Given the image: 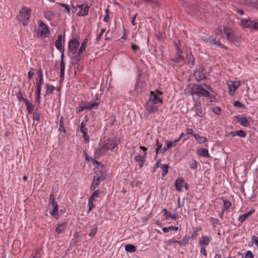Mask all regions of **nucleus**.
<instances>
[{"label":"nucleus","instance_id":"41","mask_svg":"<svg viewBox=\"0 0 258 258\" xmlns=\"http://www.w3.org/2000/svg\"><path fill=\"white\" fill-rule=\"evenodd\" d=\"M237 136H239L242 138H245L246 136V133L242 130L237 131Z\"/></svg>","mask_w":258,"mask_h":258},{"label":"nucleus","instance_id":"52","mask_svg":"<svg viewBox=\"0 0 258 258\" xmlns=\"http://www.w3.org/2000/svg\"><path fill=\"white\" fill-rule=\"evenodd\" d=\"M99 184V183H98V181L96 182V181H93L92 183L90 186L91 189L94 190Z\"/></svg>","mask_w":258,"mask_h":258},{"label":"nucleus","instance_id":"43","mask_svg":"<svg viewBox=\"0 0 258 258\" xmlns=\"http://www.w3.org/2000/svg\"><path fill=\"white\" fill-rule=\"evenodd\" d=\"M37 75L38 77L39 78V80L41 81H43V74L41 69L38 70L37 72Z\"/></svg>","mask_w":258,"mask_h":258},{"label":"nucleus","instance_id":"5","mask_svg":"<svg viewBox=\"0 0 258 258\" xmlns=\"http://www.w3.org/2000/svg\"><path fill=\"white\" fill-rule=\"evenodd\" d=\"M30 17V10L28 8H23L20 12L18 18L24 25L27 24V22Z\"/></svg>","mask_w":258,"mask_h":258},{"label":"nucleus","instance_id":"62","mask_svg":"<svg viewBox=\"0 0 258 258\" xmlns=\"http://www.w3.org/2000/svg\"><path fill=\"white\" fill-rule=\"evenodd\" d=\"M186 135H194V130L191 128H186Z\"/></svg>","mask_w":258,"mask_h":258},{"label":"nucleus","instance_id":"12","mask_svg":"<svg viewBox=\"0 0 258 258\" xmlns=\"http://www.w3.org/2000/svg\"><path fill=\"white\" fill-rule=\"evenodd\" d=\"M146 108L149 113H154L158 110V105L155 104V103H153L151 101L148 100L147 102Z\"/></svg>","mask_w":258,"mask_h":258},{"label":"nucleus","instance_id":"44","mask_svg":"<svg viewBox=\"0 0 258 258\" xmlns=\"http://www.w3.org/2000/svg\"><path fill=\"white\" fill-rule=\"evenodd\" d=\"M36 102L39 104L40 103V99H41V91H36Z\"/></svg>","mask_w":258,"mask_h":258},{"label":"nucleus","instance_id":"3","mask_svg":"<svg viewBox=\"0 0 258 258\" xmlns=\"http://www.w3.org/2000/svg\"><path fill=\"white\" fill-rule=\"evenodd\" d=\"M88 43V39H84L80 44L78 39L73 38L68 42L69 51L80 57L85 51Z\"/></svg>","mask_w":258,"mask_h":258},{"label":"nucleus","instance_id":"13","mask_svg":"<svg viewBox=\"0 0 258 258\" xmlns=\"http://www.w3.org/2000/svg\"><path fill=\"white\" fill-rule=\"evenodd\" d=\"M145 87V82L142 80H138L135 85V91L136 93H141Z\"/></svg>","mask_w":258,"mask_h":258},{"label":"nucleus","instance_id":"23","mask_svg":"<svg viewBox=\"0 0 258 258\" xmlns=\"http://www.w3.org/2000/svg\"><path fill=\"white\" fill-rule=\"evenodd\" d=\"M193 136L198 143L200 144L206 143L208 141L206 137L201 136L199 134H195Z\"/></svg>","mask_w":258,"mask_h":258},{"label":"nucleus","instance_id":"57","mask_svg":"<svg viewBox=\"0 0 258 258\" xmlns=\"http://www.w3.org/2000/svg\"><path fill=\"white\" fill-rule=\"evenodd\" d=\"M200 252L203 254L204 256L206 257L207 256L206 249L205 247H202L200 250Z\"/></svg>","mask_w":258,"mask_h":258},{"label":"nucleus","instance_id":"51","mask_svg":"<svg viewBox=\"0 0 258 258\" xmlns=\"http://www.w3.org/2000/svg\"><path fill=\"white\" fill-rule=\"evenodd\" d=\"M85 142H88L89 139V136L87 134V132H82Z\"/></svg>","mask_w":258,"mask_h":258},{"label":"nucleus","instance_id":"2","mask_svg":"<svg viewBox=\"0 0 258 258\" xmlns=\"http://www.w3.org/2000/svg\"><path fill=\"white\" fill-rule=\"evenodd\" d=\"M119 143V140L117 138L108 139L100 142L94 151L95 158L98 159L113 152Z\"/></svg>","mask_w":258,"mask_h":258},{"label":"nucleus","instance_id":"6","mask_svg":"<svg viewBox=\"0 0 258 258\" xmlns=\"http://www.w3.org/2000/svg\"><path fill=\"white\" fill-rule=\"evenodd\" d=\"M240 81H236L234 82L227 81V85L229 88V93L230 95L233 96L236 90L238 88L240 85Z\"/></svg>","mask_w":258,"mask_h":258},{"label":"nucleus","instance_id":"16","mask_svg":"<svg viewBox=\"0 0 258 258\" xmlns=\"http://www.w3.org/2000/svg\"><path fill=\"white\" fill-rule=\"evenodd\" d=\"M67 227V223L66 222L59 223L55 228V231L57 234H61L65 231Z\"/></svg>","mask_w":258,"mask_h":258},{"label":"nucleus","instance_id":"1","mask_svg":"<svg viewBox=\"0 0 258 258\" xmlns=\"http://www.w3.org/2000/svg\"><path fill=\"white\" fill-rule=\"evenodd\" d=\"M223 31L225 34V38L229 42L233 43L236 45H238L240 44V38L239 36L235 34L230 28L224 27L222 29L221 27L216 29L215 31V38L210 40V42L216 46H221L226 49L227 47L222 45L220 42Z\"/></svg>","mask_w":258,"mask_h":258},{"label":"nucleus","instance_id":"40","mask_svg":"<svg viewBox=\"0 0 258 258\" xmlns=\"http://www.w3.org/2000/svg\"><path fill=\"white\" fill-rule=\"evenodd\" d=\"M43 81H39L36 82V91H41V85L43 84Z\"/></svg>","mask_w":258,"mask_h":258},{"label":"nucleus","instance_id":"27","mask_svg":"<svg viewBox=\"0 0 258 258\" xmlns=\"http://www.w3.org/2000/svg\"><path fill=\"white\" fill-rule=\"evenodd\" d=\"M46 89L45 93V95H49L51 94L52 92L54 90L55 87L53 85H50L48 84H45Z\"/></svg>","mask_w":258,"mask_h":258},{"label":"nucleus","instance_id":"45","mask_svg":"<svg viewBox=\"0 0 258 258\" xmlns=\"http://www.w3.org/2000/svg\"><path fill=\"white\" fill-rule=\"evenodd\" d=\"M84 109H86L85 107V105L84 106H79L76 108V112L77 113H80L82 111H83Z\"/></svg>","mask_w":258,"mask_h":258},{"label":"nucleus","instance_id":"4","mask_svg":"<svg viewBox=\"0 0 258 258\" xmlns=\"http://www.w3.org/2000/svg\"><path fill=\"white\" fill-rule=\"evenodd\" d=\"M191 95H201L204 97H209L210 92L208 90L203 87L202 85L194 84L190 89Z\"/></svg>","mask_w":258,"mask_h":258},{"label":"nucleus","instance_id":"22","mask_svg":"<svg viewBox=\"0 0 258 258\" xmlns=\"http://www.w3.org/2000/svg\"><path fill=\"white\" fill-rule=\"evenodd\" d=\"M254 212V210H251L248 212L240 216L238 218V221L241 223H243L248 217L252 215Z\"/></svg>","mask_w":258,"mask_h":258},{"label":"nucleus","instance_id":"10","mask_svg":"<svg viewBox=\"0 0 258 258\" xmlns=\"http://www.w3.org/2000/svg\"><path fill=\"white\" fill-rule=\"evenodd\" d=\"M38 24L40 27L41 30L40 31V35L41 37H46L47 35L49 34V30L48 28L45 24L42 21H39Z\"/></svg>","mask_w":258,"mask_h":258},{"label":"nucleus","instance_id":"58","mask_svg":"<svg viewBox=\"0 0 258 258\" xmlns=\"http://www.w3.org/2000/svg\"><path fill=\"white\" fill-rule=\"evenodd\" d=\"M88 206H89V209H88V212H89L95 207V205L93 204L92 202L88 201Z\"/></svg>","mask_w":258,"mask_h":258},{"label":"nucleus","instance_id":"39","mask_svg":"<svg viewBox=\"0 0 258 258\" xmlns=\"http://www.w3.org/2000/svg\"><path fill=\"white\" fill-rule=\"evenodd\" d=\"M168 243L169 244H171L173 243H178L180 245H182L183 244L182 242L181 241H178L176 240H174V239H170L168 241Z\"/></svg>","mask_w":258,"mask_h":258},{"label":"nucleus","instance_id":"19","mask_svg":"<svg viewBox=\"0 0 258 258\" xmlns=\"http://www.w3.org/2000/svg\"><path fill=\"white\" fill-rule=\"evenodd\" d=\"M100 100L97 99L93 102H88L85 104L86 109L91 110L97 107L100 104Z\"/></svg>","mask_w":258,"mask_h":258},{"label":"nucleus","instance_id":"20","mask_svg":"<svg viewBox=\"0 0 258 258\" xmlns=\"http://www.w3.org/2000/svg\"><path fill=\"white\" fill-rule=\"evenodd\" d=\"M104 177L105 176L104 173L101 171H96L93 181L96 182L98 181V183H100L101 181L104 179Z\"/></svg>","mask_w":258,"mask_h":258},{"label":"nucleus","instance_id":"42","mask_svg":"<svg viewBox=\"0 0 258 258\" xmlns=\"http://www.w3.org/2000/svg\"><path fill=\"white\" fill-rule=\"evenodd\" d=\"M191 168L196 169L198 167V163L196 160L192 161L189 164Z\"/></svg>","mask_w":258,"mask_h":258},{"label":"nucleus","instance_id":"53","mask_svg":"<svg viewBox=\"0 0 258 258\" xmlns=\"http://www.w3.org/2000/svg\"><path fill=\"white\" fill-rule=\"evenodd\" d=\"M99 184V183H98V181L96 182V181H93L92 183L90 186L91 189L94 190Z\"/></svg>","mask_w":258,"mask_h":258},{"label":"nucleus","instance_id":"24","mask_svg":"<svg viewBox=\"0 0 258 258\" xmlns=\"http://www.w3.org/2000/svg\"><path fill=\"white\" fill-rule=\"evenodd\" d=\"M63 54L62 53L61 56V61L60 64V77L61 78H63L64 75V71H65V63L63 61Z\"/></svg>","mask_w":258,"mask_h":258},{"label":"nucleus","instance_id":"7","mask_svg":"<svg viewBox=\"0 0 258 258\" xmlns=\"http://www.w3.org/2000/svg\"><path fill=\"white\" fill-rule=\"evenodd\" d=\"M194 75L197 81H200L205 78V73L204 72V67L202 64L197 66Z\"/></svg>","mask_w":258,"mask_h":258},{"label":"nucleus","instance_id":"38","mask_svg":"<svg viewBox=\"0 0 258 258\" xmlns=\"http://www.w3.org/2000/svg\"><path fill=\"white\" fill-rule=\"evenodd\" d=\"M156 142L157 143V148L156 149V154L160 153V151L162 149V145L161 144L159 143V140L158 139L156 140Z\"/></svg>","mask_w":258,"mask_h":258},{"label":"nucleus","instance_id":"25","mask_svg":"<svg viewBox=\"0 0 258 258\" xmlns=\"http://www.w3.org/2000/svg\"><path fill=\"white\" fill-rule=\"evenodd\" d=\"M197 154L200 156L205 157H210L209 151L207 149L201 148L197 151Z\"/></svg>","mask_w":258,"mask_h":258},{"label":"nucleus","instance_id":"49","mask_svg":"<svg viewBox=\"0 0 258 258\" xmlns=\"http://www.w3.org/2000/svg\"><path fill=\"white\" fill-rule=\"evenodd\" d=\"M49 203L51 205V206L57 204V203L55 202L54 201V197L52 194L50 195Z\"/></svg>","mask_w":258,"mask_h":258},{"label":"nucleus","instance_id":"37","mask_svg":"<svg viewBox=\"0 0 258 258\" xmlns=\"http://www.w3.org/2000/svg\"><path fill=\"white\" fill-rule=\"evenodd\" d=\"M212 111L216 114L219 115L221 114V109L220 107L217 106H214L212 108Z\"/></svg>","mask_w":258,"mask_h":258},{"label":"nucleus","instance_id":"36","mask_svg":"<svg viewBox=\"0 0 258 258\" xmlns=\"http://www.w3.org/2000/svg\"><path fill=\"white\" fill-rule=\"evenodd\" d=\"M86 123H87V121H83L81 122V127H80V130H81V133L88 131V129L86 127Z\"/></svg>","mask_w":258,"mask_h":258},{"label":"nucleus","instance_id":"21","mask_svg":"<svg viewBox=\"0 0 258 258\" xmlns=\"http://www.w3.org/2000/svg\"><path fill=\"white\" fill-rule=\"evenodd\" d=\"M52 209L50 211V214L51 215L53 216L55 219H58L59 218V214L58 212V206L57 204L52 205L51 206Z\"/></svg>","mask_w":258,"mask_h":258},{"label":"nucleus","instance_id":"17","mask_svg":"<svg viewBox=\"0 0 258 258\" xmlns=\"http://www.w3.org/2000/svg\"><path fill=\"white\" fill-rule=\"evenodd\" d=\"M79 7L80 9V11L78 13L79 16H84L88 14L90 8L88 5H81Z\"/></svg>","mask_w":258,"mask_h":258},{"label":"nucleus","instance_id":"63","mask_svg":"<svg viewBox=\"0 0 258 258\" xmlns=\"http://www.w3.org/2000/svg\"><path fill=\"white\" fill-rule=\"evenodd\" d=\"M188 57L189 60L191 61L192 64H193V63L194 62L195 58H194V56L190 52V53L188 55Z\"/></svg>","mask_w":258,"mask_h":258},{"label":"nucleus","instance_id":"30","mask_svg":"<svg viewBox=\"0 0 258 258\" xmlns=\"http://www.w3.org/2000/svg\"><path fill=\"white\" fill-rule=\"evenodd\" d=\"M163 211L164 212L165 215H166V219H167L168 218H170L172 220H175L177 218V216L175 214H172L171 213L168 212L167 210L164 209Z\"/></svg>","mask_w":258,"mask_h":258},{"label":"nucleus","instance_id":"54","mask_svg":"<svg viewBox=\"0 0 258 258\" xmlns=\"http://www.w3.org/2000/svg\"><path fill=\"white\" fill-rule=\"evenodd\" d=\"M99 184V183H98V181L96 182V181H93L92 183L90 186L91 189L94 190Z\"/></svg>","mask_w":258,"mask_h":258},{"label":"nucleus","instance_id":"60","mask_svg":"<svg viewBox=\"0 0 258 258\" xmlns=\"http://www.w3.org/2000/svg\"><path fill=\"white\" fill-rule=\"evenodd\" d=\"M60 5L65 8L68 13H70V9L69 8V6L67 4H61Z\"/></svg>","mask_w":258,"mask_h":258},{"label":"nucleus","instance_id":"55","mask_svg":"<svg viewBox=\"0 0 258 258\" xmlns=\"http://www.w3.org/2000/svg\"><path fill=\"white\" fill-rule=\"evenodd\" d=\"M172 228H173V226H170L169 227H163L162 228V231H163V232L164 233H167L170 230H172Z\"/></svg>","mask_w":258,"mask_h":258},{"label":"nucleus","instance_id":"9","mask_svg":"<svg viewBox=\"0 0 258 258\" xmlns=\"http://www.w3.org/2000/svg\"><path fill=\"white\" fill-rule=\"evenodd\" d=\"M240 25L243 28L253 29V19L251 18L242 19L240 23Z\"/></svg>","mask_w":258,"mask_h":258},{"label":"nucleus","instance_id":"28","mask_svg":"<svg viewBox=\"0 0 258 258\" xmlns=\"http://www.w3.org/2000/svg\"><path fill=\"white\" fill-rule=\"evenodd\" d=\"M179 142V139H177L172 142L166 141L165 144L167 146V149H171V148L176 146Z\"/></svg>","mask_w":258,"mask_h":258},{"label":"nucleus","instance_id":"11","mask_svg":"<svg viewBox=\"0 0 258 258\" xmlns=\"http://www.w3.org/2000/svg\"><path fill=\"white\" fill-rule=\"evenodd\" d=\"M193 100L195 101L194 108L196 112V115L199 116H202L204 114L203 109L201 106V103L196 100L195 98L193 97Z\"/></svg>","mask_w":258,"mask_h":258},{"label":"nucleus","instance_id":"34","mask_svg":"<svg viewBox=\"0 0 258 258\" xmlns=\"http://www.w3.org/2000/svg\"><path fill=\"white\" fill-rule=\"evenodd\" d=\"M44 16L47 19L50 21L53 19L54 14L52 12L48 11L45 12Z\"/></svg>","mask_w":258,"mask_h":258},{"label":"nucleus","instance_id":"56","mask_svg":"<svg viewBox=\"0 0 258 258\" xmlns=\"http://www.w3.org/2000/svg\"><path fill=\"white\" fill-rule=\"evenodd\" d=\"M97 232V228H95L91 230V232L89 233V235L90 237H94Z\"/></svg>","mask_w":258,"mask_h":258},{"label":"nucleus","instance_id":"48","mask_svg":"<svg viewBox=\"0 0 258 258\" xmlns=\"http://www.w3.org/2000/svg\"><path fill=\"white\" fill-rule=\"evenodd\" d=\"M211 220L214 226L216 227L219 223V220L217 218L212 217L211 218Z\"/></svg>","mask_w":258,"mask_h":258},{"label":"nucleus","instance_id":"32","mask_svg":"<svg viewBox=\"0 0 258 258\" xmlns=\"http://www.w3.org/2000/svg\"><path fill=\"white\" fill-rule=\"evenodd\" d=\"M145 155H137L135 157V160L138 162H145L146 159Z\"/></svg>","mask_w":258,"mask_h":258},{"label":"nucleus","instance_id":"31","mask_svg":"<svg viewBox=\"0 0 258 258\" xmlns=\"http://www.w3.org/2000/svg\"><path fill=\"white\" fill-rule=\"evenodd\" d=\"M55 47L58 50H60L62 46V36L59 35L55 41Z\"/></svg>","mask_w":258,"mask_h":258},{"label":"nucleus","instance_id":"59","mask_svg":"<svg viewBox=\"0 0 258 258\" xmlns=\"http://www.w3.org/2000/svg\"><path fill=\"white\" fill-rule=\"evenodd\" d=\"M106 15L104 17V18H103V20L105 22H108L109 21V14H108V9H106Z\"/></svg>","mask_w":258,"mask_h":258},{"label":"nucleus","instance_id":"50","mask_svg":"<svg viewBox=\"0 0 258 258\" xmlns=\"http://www.w3.org/2000/svg\"><path fill=\"white\" fill-rule=\"evenodd\" d=\"M253 255L250 251H246L245 254L244 258H253Z\"/></svg>","mask_w":258,"mask_h":258},{"label":"nucleus","instance_id":"18","mask_svg":"<svg viewBox=\"0 0 258 258\" xmlns=\"http://www.w3.org/2000/svg\"><path fill=\"white\" fill-rule=\"evenodd\" d=\"M210 238L207 236L203 235L199 239V243L202 247H206L210 242Z\"/></svg>","mask_w":258,"mask_h":258},{"label":"nucleus","instance_id":"64","mask_svg":"<svg viewBox=\"0 0 258 258\" xmlns=\"http://www.w3.org/2000/svg\"><path fill=\"white\" fill-rule=\"evenodd\" d=\"M34 119L37 121H39L40 120V117L38 113H35L34 114Z\"/></svg>","mask_w":258,"mask_h":258},{"label":"nucleus","instance_id":"33","mask_svg":"<svg viewBox=\"0 0 258 258\" xmlns=\"http://www.w3.org/2000/svg\"><path fill=\"white\" fill-rule=\"evenodd\" d=\"M136 247L132 244H127L125 247V250L128 252H134L136 251Z\"/></svg>","mask_w":258,"mask_h":258},{"label":"nucleus","instance_id":"46","mask_svg":"<svg viewBox=\"0 0 258 258\" xmlns=\"http://www.w3.org/2000/svg\"><path fill=\"white\" fill-rule=\"evenodd\" d=\"M184 60V56L182 55H177L176 58L174 59V61L179 62Z\"/></svg>","mask_w":258,"mask_h":258},{"label":"nucleus","instance_id":"47","mask_svg":"<svg viewBox=\"0 0 258 258\" xmlns=\"http://www.w3.org/2000/svg\"><path fill=\"white\" fill-rule=\"evenodd\" d=\"M231 205V202L229 201H225L224 202L223 207L225 209H229Z\"/></svg>","mask_w":258,"mask_h":258},{"label":"nucleus","instance_id":"61","mask_svg":"<svg viewBox=\"0 0 258 258\" xmlns=\"http://www.w3.org/2000/svg\"><path fill=\"white\" fill-rule=\"evenodd\" d=\"M253 29H258V20L253 19Z\"/></svg>","mask_w":258,"mask_h":258},{"label":"nucleus","instance_id":"15","mask_svg":"<svg viewBox=\"0 0 258 258\" xmlns=\"http://www.w3.org/2000/svg\"><path fill=\"white\" fill-rule=\"evenodd\" d=\"M237 119V121L241 125L244 127L248 126L250 125V122L245 116H239V115L236 116Z\"/></svg>","mask_w":258,"mask_h":258},{"label":"nucleus","instance_id":"26","mask_svg":"<svg viewBox=\"0 0 258 258\" xmlns=\"http://www.w3.org/2000/svg\"><path fill=\"white\" fill-rule=\"evenodd\" d=\"M25 102L28 113L31 114L33 112L34 109L33 105L29 100H25Z\"/></svg>","mask_w":258,"mask_h":258},{"label":"nucleus","instance_id":"14","mask_svg":"<svg viewBox=\"0 0 258 258\" xmlns=\"http://www.w3.org/2000/svg\"><path fill=\"white\" fill-rule=\"evenodd\" d=\"M149 100L151 101L153 103H155V104L157 105L162 104L163 102L162 99L161 98L158 97L157 95L152 91L151 92L150 99Z\"/></svg>","mask_w":258,"mask_h":258},{"label":"nucleus","instance_id":"29","mask_svg":"<svg viewBox=\"0 0 258 258\" xmlns=\"http://www.w3.org/2000/svg\"><path fill=\"white\" fill-rule=\"evenodd\" d=\"M160 168L162 170V179L167 174L168 172L169 166L167 164H161Z\"/></svg>","mask_w":258,"mask_h":258},{"label":"nucleus","instance_id":"8","mask_svg":"<svg viewBox=\"0 0 258 258\" xmlns=\"http://www.w3.org/2000/svg\"><path fill=\"white\" fill-rule=\"evenodd\" d=\"M175 187L176 189L178 191L182 190V187L184 186L185 188L187 189V184L185 182L182 177L177 178L175 181Z\"/></svg>","mask_w":258,"mask_h":258},{"label":"nucleus","instance_id":"35","mask_svg":"<svg viewBox=\"0 0 258 258\" xmlns=\"http://www.w3.org/2000/svg\"><path fill=\"white\" fill-rule=\"evenodd\" d=\"M233 106L235 107L238 108H245V106L244 104H242L241 102H240L239 101L236 100L233 103Z\"/></svg>","mask_w":258,"mask_h":258}]
</instances>
